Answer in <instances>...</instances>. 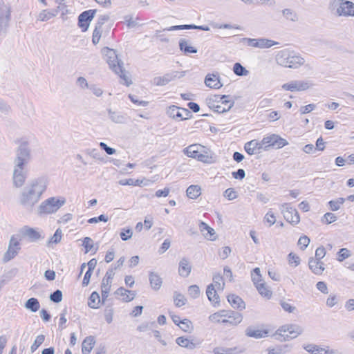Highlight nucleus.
<instances>
[{"label":"nucleus","mask_w":354,"mask_h":354,"mask_svg":"<svg viewBox=\"0 0 354 354\" xmlns=\"http://www.w3.org/2000/svg\"><path fill=\"white\" fill-rule=\"evenodd\" d=\"M48 184V179L45 176L31 179L20 191L18 196L19 205L28 212H32L46 190Z\"/></svg>","instance_id":"f257e3e1"},{"label":"nucleus","mask_w":354,"mask_h":354,"mask_svg":"<svg viewBox=\"0 0 354 354\" xmlns=\"http://www.w3.org/2000/svg\"><path fill=\"white\" fill-rule=\"evenodd\" d=\"M30 158V150L28 142H22L16 152L14 160V169L12 175L13 185L16 187L24 185L27 178L26 165Z\"/></svg>","instance_id":"f03ea898"},{"label":"nucleus","mask_w":354,"mask_h":354,"mask_svg":"<svg viewBox=\"0 0 354 354\" xmlns=\"http://www.w3.org/2000/svg\"><path fill=\"white\" fill-rule=\"evenodd\" d=\"M103 53L109 68L124 81L127 86L131 84V80L127 75L126 71L123 67V62L122 60L119 59L116 51L113 49L104 48L103 49Z\"/></svg>","instance_id":"7ed1b4c3"},{"label":"nucleus","mask_w":354,"mask_h":354,"mask_svg":"<svg viewBox=\"0 0 354 354\" xmlns=\"http://www.w3.org/2000/svg\"><path fill=\"white\" fill-rule=\"evenodd\" d=\"M329 12L336 17H354V3L347 0H329Z\"/></svg>","instance_id":"20e7f679"},{"label":"nucleus","mask_w":354,"mask_h":354,"mask_svg":"<svg viewBox=\"0 0 354 354\" xmlns=\"http://www.w3.org/2000/svg\"><path fill=\"white\" fill-rule=\"evenodd\" d=\"M277 63L283 67L297 68L304 64V59L287 49L278 52L275 57Z\"/></svg>","instance_id":"39448f33"},{"label":"nucleus","mask_w":354,"mask_h":354,"mask_svg":"<svg viewBox=\"0 0 354 354\" xmlns=\"http://www.w3.org/2000/svg\"><path fill=\"white\" fill-rule=\"evenodd\" d=\"M66 203V199L62 197H50L43 201L37 208L39 215L49 214L56 212Z\"/></svg>","instance_id":"423d86ee"},{"label":"nucleus","mask_w":354,"mask_h":354,"mask_svg":"<svg viewBox=\"0 0 354 354\" xmlns=\"http://www.w3.org/2000/svg\"><path fill=\"white\" fill-rule=\"evenodd\" d=\"M303 331V328L297 324H287L281 326L277 330V334L283 337V339L286 341L297 337Z\"/></svg>","instance_id":"0eeeda50"},{"label":"nucleus","mask_w":354,"mask_h":354,"mask_svg":"<svg viewBox=\"0 0 354 354\" xmlns=\"http://www.w3.org/2000/svg\"><path fill=\"white\" fill-rule=\"evenodd\" d=\"M167 114L169 118L178 121L185 120L192 116V113L187 109L180 108L175 105L168 107Z\"/></svg>","instance_id":"6e6552de"},{"label":"nucleus","mask_w":354,"mask_h":354,"mask_svg":"<svg viewBox=\"0 0 354 354\" xmlns=\"http://www.w3.org/2000/svg\"><path fill=\"white\" fill-rule=\"evenodd\" d=\"M281 212L286 221L295 225L299 223L300 217L297 210L290 207L288 203H283L281 205Z\"/></svg>","instance_id":"1a4fd4ad"},{"label":"nucleus","mask_w":354,"mask_h":354,"mask_svg":"<svg viewBox=\"0 0 354 354\" xmlns=\"http://www.w3.org/2000/svg\"><path fill=\"white\" fill-rule=\"evenodd\" d=\"M11 15L8 7L0 3V35L6 33L9 26Z\"/></svg>","instance_id":"9d476101"},{"label":"nucleus","mask_w":354,"mask_h":354,"mask_svg":"<svg viewBox=\"0 0 354 354\" xmlns=\"http://www.w3.org/2000/svg\"><path fill=\"white\" fill-rule=\"evenodd\" d=\"M312 84L308 81L294 80L288 83L283 84L282 88L285 91H303L308 89Z\"/></svg>","instance_id":"9b49d317"},{"label":"nucleus","mask_w":354,"mask_h":354,"mask_svg":"<svg viewBox=\"0 0 354 354\" xmlns=\"http://www.w3.org/2000/svg\"><path fill=\"white\" fill-rule=\"evenodd\" d=\"M185 72H178L174 71L171 73H166L162 77H156L153 78V84L157 86H165L171 81L176 79L180 78L185 75Z\"/></svg>","instance_id":"f8f14e48"},{"label":"nucleus","mask_w":354,"mask_h":354,"mask_svg":"<svg viewBox=\"0 0 354 354\" xmlns=\"http://www.w3.org/2000/svg\"><path fill=\"white\" fill-rule=\"evenodd\" d=\"M263 143L266 144L265 148L272 146L279 149L288 145V142L285 139L281 138L276 134H272L270 136L263 138Z\"/></svg>","instance_id":"ddd939ff"},{"label":"nucleus","mask_w":354,"mask_h":354,"mask_svg":"<svg viewBox=\"0 0 354 354\" xmlns=\"http://www.w3.org/2000/svg\"><path fill=\"white\" fill-rule=\"evenodd\" d=\"M19 243L17 239L12 236L10 241L8 251L4 254L3 259L5 261H8L13 259L19 250Z\"/></svg>","instance_id":"4468645a"},{"label":"nucleus","mask_w":354,"mask_h":354,"mask_svg":"<svg viewBox=\"0 0 354 354\" xmlns=\"http://www.w3.org/2000/svg\"><path fill=\"white\" fill-rule=\"evenodd\" d=\"M225 314H226V317H223L224 319L221 321V323L223 324H229L232 326H236L241 323L243 319L242 315L238 312L225 310Z\"/></svg>","instance_id":"2eb2a0df"},{"label":"nucleus","mask_w":354,"mask_h":354,"mask_svg":"<svg viewBox=\"0 0 354 354\" xmlns=\"http://www.w3.org/2000/svg\"><path fill=\"white\" fill-rule=\"evenodd\" d=\"M263 145H266V144L263 143V140L261 142H259L256 140H252L245 144L244 149L248 154L252 155L254 153H260L261 150L263 149Z\"/></svg>","instance_id":"dca6fc26"},{"label":"nucleus","mask_w":354,"mask_h":354,"mask_svg":"<svg viewBox=\"0 0 354 354\" xmlns=\"http://www.w3.org/2000/svg\"><path fill=\"white\" fill-rule=\"evenodd\" d=\"M176 343L178 346L187 348L189 350L195 349L201 344L199 341L194 342L192 339H189L183 336L177 337L176 339Z\"/></svg>","instance_id":"f3484780"},{"label":"nucleus","mask_w":354,"mask_h":354,"mask_svg":"<svg viewBox=\"0 0 354 354\" xmlns=\"http://www.w3.org/2000/svg\"><path fill=\"white\" fill-rule=\"evenodd\" d=\"M227 107H223L221 105L215 104V103L209 102V107L212 109L214 111L223 113L228 111L230 109L234 106V101L230 100H225L222 101V104H228Z\"/></svg>","instance_id":"a211bd4d"},{"label":"nucleus","mask_w":354,"mask_h":354,"mask_svg":"<svg viewBox=\"0 0 354 354\" xmlns=\"http://www.w3.org/2000/svg\"><path fill=\"white\" fill-rule=\"evenodd\" d=\"M192 271V266L187 258H183L179 262L178 274L183 277H187Z\"/></svg>","instance_id":"6ab92c4d"},{"label":"nucleus","mask_w":354,"mask_h":354,"mask_svg":"<svg viewBox=\"0 0 354 354\" xmlns=\"http://www.w3.org/2000/svg\"><path fill=\"white\" fill-rule=\"evenodd\" d=\"M324 263L321 261L310 257L308 261L310 270L315 274L320 275L324 270Z\"/></svg>","instance_id":"aec40b11"},{"label":"nucleus","mask_w":354,"mask_h":354,"mask_svg":"<svg viewBox=\"0 0 354 354\" xmlns=\"http://www.w3.org/2000/svg\"><path fill=\"white\" fill-rule=\"evenodd\" d=\"M199 229L203 233L205 239L210 241H214L216 239L215 231L213 228L209 227L207 223L203 221H201L199 223Z\"/></svg>","instance_id":"412c9836"},{"label":"nucleus","mask_w":354,"mask_h":354,"mask_svg":"<svg viewBox=\"0 0 354 354\" xmlns=\"http://www.w3.org/2000/svg\"><path fill=\"white\" fill-rule=\"evenodd\" d=\"M115 295L118 297H120L123 301L129 302L133 299L136 294L132 290H129L123 287H120L116 290Z\"/></svg>","instance_id":"4be33fe9"},{"label":"nucleus","mask_w":354,"mask_h":354,"mask_svg":"<svg viewBox=\"0 0 354 354\" xmlns=\"http://www.w3.org/2000/svg\"><path fill=\"white\" fill-rule=\"evenodd\" d=\"M227 301L232 308L242 310L245 308V304L243 300L236 295H230L227 296Z\"/></svg>","instance_id":"5701e85b"},{"label":"nucleus","mask_w":354,"mask_h":354,"mask_svg":"<svg viewBox=\"0 0 354 354\" xmlns=\"http://www.w3.org/2000/svg\"><path fill=\"white\" fill-rule=\"evenodd\" d=\"M205 85L212 88H219L223 85L220 82L219 77L214 74H208L205 79Z\"/></svg>","instance_id":"b1692460"},{"label":"nucleus","mask_w":354,"mask_h":354,"mask_svg":"<svg viewBox=\"0 0 354 354\" xmlns=\"http://www.w3.org/2000/svg\"><path fill=\"white\" fill-rule=\"evenodd\" d=\"M268 331L267 330L254 329L252 326H249L245 329V335L250 337L260 339L267 336Z\"/></svg>","instance_id":"393cba45"},{"label":"nucleus","mask_w":354,"mask_h":354,"mask_svg":"<svg viewBox=\"0 0 354 354\" xmlns=\"http://www.w3.org/2000/svg\"><path fill=\"white\" fill-rule=\"evenodd\" d=\"M206 295L207 296L208 299L214 304V306L219 304V296L217 294L215 287L214 284H209L207 286L206 290Z\"/></svg>","instance_id":"a878e982"},{"label":"nucleus","mask_w":354,"mask_h":354,"mask_svg":"<svg viewBox=\"0 0 354 354\" xmlns=\"http://www.w3.org/2000/svg\"><path fill=\"white\" fill-rule=\"evenodd\" d=\"M149 279L152 289L158 290L160 288L162 283V280L157 273L154 272H150L149 274Z\"/></svg>","instance_id":"bb28decb"},{"label":"nucleus","mask_w":354,"mask_h":354,"mask_svg":"<svg viewBox=\"0 0 354 354\" xmlns=\"http://www.w3.org/2000/svg\"><path fill=\"white\" fill-rule=\"evenodd\" d=\"M201 149H204V147L201 145L194 144L186 147L184 149V152L187 156L196 158L201 151Z\"/></svg>","instance_id":"cd10ccee"},{"label":"nucleus","mask_w":354,"mask_h":354,"mask_svg":"<svg viewBox=\"0 0 354 354\" xmlns=\"http://www.w3.org/2000/svg\"><path fill=\"white\" fill-rule=\"evenodd\" d=\"M303 347L306 351L313 354H333L335 353L333 350L324 351V348L315 344L304 345Z\"/></svg>","instance_id":"c85d7f7f"},{"label":"nucleus","mask_w":354,"mask_h":354,"mask_svg":"<svg viewBox=\"0 0 354 354\" xmlns=\"http://www.w3.org/2000/svg\"><path fill=\"white\" fill-rule=\"evenodd\" d=\"M24 235L27 236L31 241H36L43 238L41 234L34 228L25 227L24 228Z\"/></svg>","instance_id":"c756f323"},{"label":"nucleus","mask_w":354,"mask_h":354,"mask_svg":"<svg viewBox=\"0 0 354 354\" xmlns=\"http://www.w3.org/2000/svg\"><path fill=\"white\" fill-rule=\"evenodd\" d=\"M179 48L185 55L190 53H196L197 49L195 47L191 46L189 42L185 39H180L179 41Z\"/></svg>","instance_id":"7c9ffc66"},{"label":"nucleus","mask_w":354,"mask_h":354,"mask_svg":"<svg viewBox=\"0 0 354 354\" xmlns=\"http://www.w3.org/2000/svg\"><path fill=\"white\" fill-rule=\"evenodd\" d=\"M78 26L82 31H86L88 28V10L84 11L78 17Z\"/></svg>","instance_id":"2f4dec72"},{"label":"nucleus","mask_w":354,"mask_h":354,"mask_svg":"<svg viewBox=\"0 0 354 354\" xmlns=\"http://www.w3.org/2000/svg\"><path fill=\"white\" fill-rule=\"evenodd\" d=\"M214 354H239L242 351L239 350L237 347L225 348V347H216L213 350Z\"/></svg>","instance_id":"473e14b6"},{"label":"nucleus","mask_w":354,"mask_h":354,"mask_svg":"<svg viewBox=\"0 0 354 354\" xmlns=\"http://www.w3.org/2000/svg\"><path fill=\"white\" fill-rule=\"evenodd\" d=\"M187 196L192 199L197 198L201 194V189L198 185H190L187 189Z\"/></svg>","instance_id":"72a5a7b5"},{"label":"nucleus","mask_w":354,"mask_h":354,"mask_svg":"<svg viewBox=\"0 0 354 354\" xmlns=\"http://www.w3.org/2000/svg\"><path fill=\"white\" fill-rule=\"evenodd\" d=\"M257 289L259 293L267 299H270L272 296V291L269 289V288L266 286V283L263 281L257 286H255Z\"/></svg>","instance_id":"f704fd0d"},{"label":"nucleus","mask_w":354,"mask_h":354,"mask_svg":"<svg viewBox=\"0 0 354 354\" xmlns=\"http://www.w3.org/2000/svg\"><path fill=\"white\" fill-rule=\"evenodd\" d=\"M24 306L26 308L35 313L39 309L40 305L37 299L32 297L26 301Z\"/></svg>","instance_id":"c9c22d12"},{"label":"nucleus","mask_w":354,"mask_h":354,"mask_svg":"<svg viewBox=\"0 0 354 354\" xmlns=\"http://www.w3.org/2000/svg\"><path fill=\"white\" fill-rule=\"evenodd\" d=\"M292 350V346L288 344L282 345L275 348L269 349L268 354H286Z\"/></svg>","instance_id":"e433bc0d"},{"label":"nucleus","mask_w":354,"mask_h":354,"mask_svg":"<svg viewBox=\"0 0 354 354\" xmlns=\"http://www.w3.org/2000/svg\"><path fill=\"white\" fill-rule=\"evenodd\" d=\"M225 310H219L209 317L210 322L214 323H221L223 317H226Z\"/></svg>","instance_id":"4c0bfd02"},{"label":"nucleus","mask_w":354,"mask_h":354,"mask_svg":"<svg viewBox=\"0 0 354 354\" xmlns=\"http://www.w3.org/2000/svg\"><path fill=\"white\" fill-rule=\"evenodd\" d=\"M283 16L288 20L292 21H297L298 20V17L297 13L288 8H286L282 10Z\"/></svg>","instance_id":"58836bf2"},{"label":"nucleus","mask_w":354,"mask_h":354,"mask_svg":"<svg viewBox=\"0 0 354 354\" xmlns=\"http://www.w3.org/2000/svg\"><path fill=\"white\" fill-rule=\"evenodd\" d=\"M233 71L238 76H245L248 74V71L245 69L240 63L236 62L234 64Z\"/></svg>","instance_id":"ea45409f"},{"label":"nucleus","mask_w":354,"mask_h":354,"mask_svg":"<svg viewBox=\"0 0 354 354\" xmlns=\"http://www.w3.org/2000/svg\"><path fill=\"white\" fill-rule=\"evenodd\" d=\"M101 302V299L97 292H93L90 295V308H97L99 304Z\"/></svg>","instance_id":"a19ab883"},{"label":"nucleus","mask_w":354,"mask_h":354,"mask_svg":"<svg viewBox=\"0 0 354 354\" xmlns=\"http://www.w3.org/2000/svg\"><path fill=\"white\" fill-rule=\"evenodd\" d=\"M260 272H261L260 268H255L252 271V273H251L252 280L254 286H257V285L263 282V281L261 279V275Z\"/></svg>","instance_id":"79ce46f5"},{"label":"nucleus","mask_w":354,"mask_h":354,"mask_svg":"<svg viewBox=\"0 0 354 354\" xmlns=\"http://www.w3.org/2000/svg\"><path fill=\"white\" fill-rule=\"evenodd\" d=\"M345 201L344 198H338L335 201H330L328 202L329 208L331 211H337L340 209L341 205Z\"/></svg>","instance_id":"37998d69"},{"label":"nucleus","mask_w":354,"mask_h":354,"mask_svg":"<svg viewBox=\"0 0 354 354\" xmlns=\"http://www.w3.org/2000/svg\"><path fill=\"white\" fill-rule=\"evenodd\" d=\"M57 15V12H53L51 11H47L46 10L41 11L38 15V20L41 21H46L49 20L50 19L55 17Z\"/></svg>","instance_id":"c03bdc74"},{"label":"nucleus","mask_w":354,"mask_h":354,"mask_svg":"<svg viewBox=\"0 0 354 354\" xmlns=\"http://www.w3.org/2000/svg\"><path fill=\"white\" fill-rule=\"evenodd\" d=\"M278 43L265 38L258 39V48H270L274 45L277 44Z\"/></svg>","instance_id":"a18cd8bd"},{"label":"nucleus","mask_w":354,"mask_h":354,"mask_svg":"<svg viewBox=\"0 0 354 354\" xmlns=\"http://www.w3.org/2000/svg\"><path fill=\"white\" fill-rule=\"evenodd\" d=\"M175 306L177 307H181L185 305L187 299L185 296L180 293L176 292L174 297Z\"/></svg>","instance_id":"49530a36"},{"label":"nucleus","mask_w":354,"mask_h":354,"mask_svg":"<svg viewBox=\"0 0 354 354\" xmlns=\"http://www.w3.org/2000/svg\"><path fill=\"white\" fill-rule=\"evenodd\" d=\"M179 326L183 331L187 333H191L194 330L192 322L187 319H183Z\"/></svg>","instance_id":"de8ad7c7"},{"label":"nucleus","mask_w":354,"mask_h":354,"mask_svg":"<svg viewBox=\"0 0 354 354\" xmlns=\"http://www.w3.org/2000/svg\"><path fill=\"white\" fill-rule=\"evenodd\" d=\"M351 256V253L350 250L347 248H342L337 252V261L339 262L343 261L344 259L350 257Z\"/></svg>","instance_id":"09e8293b"},{"label":"nucleus","mask_w":354,"mask_h":354,"mask_svg":"<svg viewBox=\"0 0 354 354\" xmlns=\"http://www.w3.org/2000/svg\"><path fill=\"white\" fill-rule=\"evenodd\" d=\"M109 114L111 120L115 123H124V117L118 113L113 112L111 110L109 111Z\"/></svg>","instance_id":"8fccbe9b"},{"label":"nucleus","mask_w":354,"mask_h":354,"mask_svg":"<svg viewBox=\"0 0 354 354\" xmlns=\"http://www.w3.org/2000/svg\"><path fill=\"white\" fill-rule=\"evenodd\" d=\"M336 220H337L336 215L331 212L326 213L321 219L322 223H325L326 224H330V223L336 221Z\"/></svg>","instance_id":"3c124183"},{"label":"nucleus","mask_w":354,"mask_h":354,"mask_svg":"<svg viewBox=\"0 0 354 354\" xmlns=\"http://www.w3.org/2000/svg\"><path fill=\"white\" fill-rule=\"evenodd\" d=\"M189 295L193 298L196 299L200 295V289L197 285H192L188 288Z\"/></svg>","instance_id":"603ef678"},{"label":"nucleus","mask_w":354,"mask_h":354,"mask_svg":"<svg viewBox=\"0 0 354 354\" xmlns=\"http://www.w3.org/2000/svg\"><path fill=\"white\" fill-rule=\"evenodd\" d=\"M44 339L45 336L44 335H38L30 347L31 351L32 353L35 351L38 347L44 342Z\"/></svg>","instance_id":"864d4df0"},{"label":"nucleus","mask_w":354,"mask_h":354,"mask_svg":"<svg viewBox=\"0 0 354 354\" xmlns=\"http://www.w3.org/2000/svg\"><path fill=\"white\" fill-rule=\"evenodd\" d=\"M50 299L55 303H59L62 300V292L59 290H56L50 294Z\"/></svg>","instance_id":"5fc2aeb1"},{"label":"nucleus","mask_w":354,"mask_h":354,"mask_svg":"<svg viewBox=\"0 0 354 354\" xmlns=\"http://www.w3.org/2000/svg\"><path fill=\"white\" fill-rule=\"evenodd\" d=\"M310 243V239L306 236H301L298 241V245H300V248L304 250Z\"/></svg>","instance_id":"6e6d98bb"},{"label":"nucleus","mask_w":354,"mask_h":354,"mask_svg":"<svg viewBox=\"0 0 354 354\" xmlns=\"http://www.w3.org/2000/svg\"><path fill=\"white\" fill-rule=\"evenodd\" d=\"M224 196L232 201L237 198V194L233 188H228L224 192Z\"/></svg>","instance_id":"4d7b16f0"},{"label":"nucleus","mask_w":354,"mask_h":354,"mask_svg":"<svg viewBox=\"0 0 354 354\" xmlns=\"http://www.w3.org/2000/svg\"><path fill=\"white\" fill-rule=\"evenodd\" d=\"M133 232L132 230L130 228L123 229L120 232V236L122 240L127 241L132 236Z\"/></svg>","instance_id":"13d9d810"},{"label":"nucleus","mask_w":354,"mask_h":354,"mask_svg":"<svg viewBox=\"0 0 354 354\" xmlns=\"http://www.w3.org/2000/svg\"><path fill=\"white\" fill-rule=\"evenodd\" d=\"M204 151H201L200 153L198 155V156L196 158L198 160L209 163L210 162V159L212 158L211 156H209L207 153H203Z\"/></svg>","instance_id":"bf43d9fd"},{"label":"nucleus","mask_w":354,"mask_h":354,"mask_svg":"<svg viewBox=\"0 0 354 354\" xmlns=\"http://www.w3.org/2000/svg\"><path fill=\"white\" fill-rule=\"evenodd\" d=\"M101 32H102V29H100L97 27L95 28V30H93V37H92V42L93 43V44H97L99 42L100 39L101 37Z\"/></svg>","instance_id":"052dcab7"},{"label":"nucleus","mask_w":354,"mask_h":354,"mask_svg":"<svg viewBox=\"0 0 354 354\" xmlns=\"http://www.w3.org/2000/svg\"><path fill=\"white\" fill-rule=\"evenodd\" d=\"M326 255V250L323 246L319 247L315 251V259L318 261H321L322 259Z\"/></svg>","instance_id":"680f3d73"},{"label":"nucleus","mask_w":354,"mask_h":354,"mask_svg":"<svg viewBox=\"0 0 354 354\" xmlns=\"http://www.w3.org/2000/svg\"><path fill=\"white\" fill-rule=\"evenodd\" d=\"M109 217L104 214H101L97 217L90 218V223H97V222H107Z\"/></svg>","instance_id":"e2e57ef3"},{"label":"nucleus","mask_w":354,"mask_h":354,"mask_svg":"<svg viewBox=\"0 0 354 354\" xmlns=\"http://www.w3.org/2000/svg\"><path fill=\"white\" fill-rule=\"evenodd\" d=\"M62 239V231L57 229L53 236L50 238L49 243H57Z\"/></svg>","instance_id":"0e129e2a"},{"label":"nucleus","mask_w":354,"mask_h":354,"mask_svg":"<svg viewBox=\"0 0 354 354\" xmlns=\"http://www.w3.org/2000/svg\"><path fill=\"white\" fill-rule=\"evenodd\" d=\"M104 317L107 323L110 324L113 320V309L106 307L104 310Z\"/></svg>","instance_id":"69168bd1"},{"label":"nucleus","mask_w":354,"mask_h":354,"mask_svg":"<svg viewBox=\"0 0 354 354\" xmlns=\"http://www.w3.org/2000/svg\"><path fill=\"white\" fill-rule=\"evenodd\" d=\"M232 175L235 179L242 180L245 176V172L244 169H239L236 171H233Z\"/></svg>","instance_id":"338daca9"},{"label":"nucleus","mask_w":354,"mask_h":354,"mask_svg":"<svg viewBox=\"0 0 354 354\" xmlns=\"http://www.w3.org/2000/svg\"><path fill=\"white\" fill-rule=\"evenodd\" d=\"M266 221L269 223V225L271 226L276 222V218L274 214L269 211L265 216Z\"/></svg>","instance_id":"774afa93"}]
</instances>
